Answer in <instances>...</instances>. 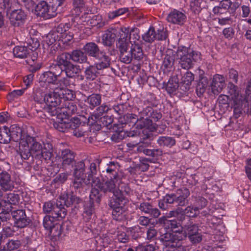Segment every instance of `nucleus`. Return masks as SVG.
I'll return each instance as SVG.
<instances>
[{
	"mask_svg": "<svg viewBox=\"0 0 251 251\" xmlns=\"http://www.w3.org/2000/svg\"><path fill=\"white\" fill-rule=\"evenodd\" d=\"M45 145L37 139L28 134L24 135L19 143V151L21 157L27 159L31 156L39 158Z\"/></svg>",
	"mask_w": 251,
	"mask_h": 251,
	"instance_id": "1",
	"label": "nucleus"
},
{
	"mask_svg": "<svg viewBox=\"0 0 251 251\" xmlns=\"http://www.w3.org/2000/svg\"><path fill=\"white\" fill-rule=\"evenodd\" d=\"M176 59L178 63L184 69L193 67L194 62L201 60V53L195 50H191L185 47H179L176 52Z\"/></svg>",
	"mask_w": 251,
	"mask_h": 251,
	"instance_id": "2",
	"label": "nucleus"
},
{
	"mask_svg": "<svg viewBox=\"0 0 251 251\" xmlns=\"http://www.w3.org/2000/svg\"><path fill=\"white\" fill-rule=\"evenodd\" d=\"M81 201V200L75 196L67 194L62 195L55 204L51 216L57 220H62L67 214V211L64 208L65 205L69 207L74 203L78 204Z\"/></svg>",
	"mask_w": 251,
	"mask_h": 251,
	"instance_id": "3",
	"label": "nucleus"
},
{
	"mask_svg": "<svg viewBox=\"0 0 251 251\" xmlns=\"http://www.w3.org/2000/svg\"><path fill=\"white\" fill-rule=\"evenodd\" d=\"M69 25V24H59L54 33L47 35L46 42L48 44L51 45L57 40H61L64 44L71 41L73 38L74 34L70 30Z\"/></svg>",
	"mask_w": 251,
	"mask_h": 251,
	"instance_id": "4",
	"label": "nucleus"
},
{
	"mask_svg": "<svg viewBox=\"0 0 251 251\" xmlns=\"http://www.w3.org/2000/svg\"><path fill=\"white\" fill-rule=\"evenodd\" d=\"M65 0H52L51 5H48L47 1L39 2L35 6L36 14L45 19H50L56 16L58 8Z\"/></svg>",
	"mask_w": 251,
	"mask_h": 251,
	"instance_id": "5",
	"label": "nucleus"
},
{
	"mask_svg": "<svg viewBox=\"0 0 251 251\" xmlns=\"http://www.w3.org/2000/svg\"><path fill=\"white\" fill-rule=\"evenodd\" d=\"M110 179L100 181L99 177H95L93 184L91 185L92 187H97L103 193L111 192L114 194V192L119 191V190L123 189L125 188V184L121 183V179H114L112 176H109Z\"/></svg>",
	"mask_w": 251,
	"mask_h": 251,
	"instance_id": "6",
	"label": "nucleus"
},
{
	"mask_svg": "<svg viewBox=\"0 0 251 251\" xmlns=\"http://www.w3.org/2000/svg\"><path fill=\"white\" fill-rule=\"evenodd\" d=\"M44 101L46 103L45 111L51 116L57 115L59 106L62 103L60 95L55 92H50L45 95Z\"/></svg>",
	"mask_w": 251,
	"mask_h": 251,
	"instance_id": "7",
	"label": "nucleus"
},
{
	"mask_svg": "<svg viewBox=\"0 0 251 251\" xmlns=\"http://www.w3.org/2000/svg\"><path fill=\"white\" fill-rule=\"evenodd\" d=\"M228 87L229 88L228 92L233 102L234 115L237 118L242 113V107L243 104H245V106L247 101L243 96L240 95L237 91V87L233 83H229Z\"/></svg>",
	"mask_w": 251,
	"mask_h": 251,
	"instance_id": "8",
	"label": "nucleus"
},
{
	"mask_svg": "<svg viewBox=\"0 0 251 251\" xmlns=\"http://www.w3.org/2000/svg\"><path fill=\"white\" fill-rule=\"evenodd\" d=\"M161 240L166 247L174 248L173 251H186V247L181 246L179 243L183 240L180 233L166 232L161 235Z\"/></svg>",
	"mask_w": 251,
	"mask_h": 251,
	"instance_id": "9",
	"label": "nucleus"
},
{
	"mask_svg": "<svg viewBox=\"0 0 251 251\" xmlns=\"http://www.w3.org/2000/svg\"><path fill=\"white\" fill-rule=\"evenodd\" d=\"M26 17V14L21 9L12 10L9 17L10 24L15 27L21 26L25 24Z\"/></svg>",
	"mask_w": 251,
	"mask_h": 251,
	"instance_id": "10",
	"label": "nucleus"
},
{
	"mask_svg": "<svg viewBox=\"0 0 251 251\" xmlns=\"http://www.w3.org/2000/svg\"><path fill=\"white\" fill-rule=\"evenodd\" d=\"M117 38L116 42L117 47L129 46V33L130 32L129 27L122 26L116 27Z\"/></svg>",
	"mask_w": 251,
	"mask_h": 251,
	"instance_id": "11",
	"label": "nucleus"
},
{
	"mask_svg": "<svg viewBox=\"0 0 251 251\" xmlns=\"http://www.w3.org/2000/svg\"><path fill=\"white\" fill-rule=\"evenodd\" d=\"M12 217L15 220V225L19 228H24L30 223V220L25 214V210L18 209L11 212Z\"/></svg>",
	"mask_w": 251,
	"mask_h": 251,
	"instance_id": "12",
	"label": "nucleus"
},
{
	"mask_svg": "<svg viewBox=\"0 0 251 251\" xmlns=\"http://www.w3.org/2000/svg\"><path fill=\"white\" fill-rule=\"evenodd\" d=\"M184 223H182V226L180 227L181 235L183 236V239L187 236L197 233L199 228L197 224H194L189 218H184Z\"/></svg>",
	"mask_w": 251,
	"mask_h": 251,
	"instance_id": "13",
	"label": "nucleus"
},
{
	"mask_svg": "<svg viewBox=\"0 0 251 251\" xmlns=\"http://www.w3.org/2000/svg\"><path fill=\"white\" fill-rule=\"evenodd\" d=\"M15 186V182L11 175L6 171L0 173V187L4 192L12 191Z\"/></svg>",
	"mask_w": 251,
	"mask_h": 251,
	"instance_id": "14",
	"label": "nucleus"
},
{
	"mask_svg": "<svg viewBox=\"0 0 251 251\" xmlns=\"http://www.w3.org/2000/svg\"><path fill=\"white\" fill-rule=\"evenodd\" d=\"M136 209H139L142 214H148L155 218H158L160 215L158 209L154 207L148 202H143L137 204Z\"/></svg>",
	"mask_w": 251,
	"mask_h": 251,
	"instance_id": "15",
	"label": "nucleus"
},
{
	"mask_svg": "<svg viewBox=\"0 0 251 251\" xmlns=\"http://www.w3.org/2000/svg\"><path fill=\"white\" fill-rule=\"evenodd\" d=\"M129 190L128 187H125L124 190H119V191L114 192L113 197L109 201V205L111 208L121 207L122 203L125 199V194Z\"/></svg>",
	"mask_w": 251,
	"mask_h": 251,
	"instance_id": "16",
	"label": "nucleus"
},
{
	"mask_svg": "<svg viewBox=\"0 0 251 251\" xmlns=\"http://www.w3.org/2000/svg\"><path fill=\"white\" fill-rule=\"evenodd\" d=\"M225 84V79L223 75H215L210 84L212 92L214 95H218L222 91Z\"/></svg>",
	"mask_w": 251,
	"mask_h": 251,
	"instance_id": "17",
	"label": "nucleus"
},
{
	"mask_svg": "<svg viewBox=\"0 0 251 251\" xmlns=\"http://www.w3.org/2000/svg\"><path fill=\"white\" fill-rule=\"evenodd\" d=\"M77 111L76 104L71 101H64L59 106L58 114H63L69 117L75 114Z\"/></svg>",
	"mask_w": 251,
	"mask_h": 251,
	"instance_id": "18",
	"label": "nucleus"
},
{
	"mask_svg": "<svg viewBox=\"0 0 251 251\" xmlns=\"http://www.w3.org/2000/svg\"><path fill=\"white\" fill-rule=\"evenodd\" d=\"M167 20L170 23L182 25L186 20V16L183 12L174 9L168 14Z\"/></svg>",
	"mask_w": 251,
	"mask_h": 251,
	"instance_id": "19",
	"label": "nucleus"
},
{
	"mask_svg": "<svg viewBox=\"0 0 251 251\" xmlns=\"http://www.w3.org/2000/svg\"><path fill=\"white\" fill-rule=\"evenodd\" d=\"M175 195L176 204L182 206L187 203V198L190 195V192L188 189L182 188L177 190Z\"/></svg>",
	"mask_w": 251,
	"mask_h": 251,
	"instance_id": "20",
	"label": "nucleus"
},
{
	"mask_svg": "<svg viewBox=\"0 0 251 251\" xmlns=\"http://www.w3.org/2000/svg\"><path fill=\"white\" fill-rule=\"evenodd\" d=\"M60 157L62 159V165L64 168H66L75 162V154L69 149L62 150Z\"/></svg>",
	"mask_w": 251,
	"mask_h": 251,
	"instance_id": "21",
	"label": "nucleus"
},
{
	"mask_svg": "<svg viewBox=\"0 0 251 251\" xmlns=\"http://www.w3.org/2000/svg\"><path fill=\"white\" fill-rule=\"evenodd\" d=\"M117 38V29L116 27H110L105 31L102 36V44L105 46H110Z\"/></svg>",
	"mask_w": 251,
	"mask_h": 251,
	"instance_id": "22",
	"label": "nucleus"
},
{
	"mask_svg": "<svg viewBox=\"0 0 251 251\" xmlns=\"http://www.w3.org/2000/svg\"><path fill=\"white\" fill-rule=\"evenodd\" d=\"M120 52V59L122 62L125 64L130 63L132 59V55L129 49V46L117 48Z\"/></svg>",
	"mask_w": 251,
	"mask_h": 251,
	"instance_id": "23",
	"label": "nucleus"
},
{
	"mask_svg": "<svg viewBox=\"0 0 251 251\" xmlns=\"http://www.w3.org/2000/svg\"><path fill=\"white\" fill-rule=\"evenodd\" d=\"M83 50L87 54L95 58L99 57V54L102 51L100 50L98 46L94 42L87 43L83 46Z\"/></svg>",
	"mask_w": 251,
	"mask_h": 251,
	"instance_id": "24",
	"label": "nucleus"
},
{
	"mask_svg": "<svg viewBox=\"0 0 251 251\" xmlns=\"http://www.w3.org/2000/svg\"><path fill=\"white\" fill-rule=\"evenodd\" d=\"M135 127L138 129L146 128L150 131L155 130V126L152 124V120L146 117L138 116Z\"/></svg>",
	"mask_w": 251,
	"mask_h": 251,
	"instance_id": "25",
	"label": "nucleus"
},
{
	"mask_svg": "<svg viewBox=\"0 0 251 251\" xmlns=\"http://www.w3.org/2000/svg\"><path fill=\"white\" fill-rule=\"evenodd\" d=\"M95 59L98 60L95 65L100 70L107 68L110 66V58L104 51L100 53L99 57H96Z\"/></svg>",
	"mask_w": 251,
	"mask_h": 251,
	"instance_id": "26",
	"label": "nucleus"
},
{
	"mask_svg": "<svg viewBox=\"0 0 251 251\" xmlns=\"http://www.w3.org/2000/svg\"><path fill=\"white\" fill-rule=\"evenodd\" d=\"M59 78L58 72H52L50 71L43 73L40 77L41 81L49 84H55Z\"/></svg>",
	"mask_w": 251,
	"mask_h": 251,
	"instance_id": "27",
	"label": "nucleus"
},
{
	"mask_svg": "<svg viewBox=\"0 0 251 251\" xmlns=\"http://www.w3.org/2000/svg\"><path fill=\"white\" fill-rule=\"evenodd\" d=\"M100 162L99 159H96L94 162L90 163L89 167V172L87 173V176H86V183H91V185L93 184L95 180V176L94 175H96L97 170V165H99Z\"/></svg>",
	"mask_w": 251,
	"mask_h": 251,
	"instance_id": "28",
	"label": "nucleus"
},
{
	"mask_svg": "<svg viewBox=\"0 0 251 251\" xmlns=\"http://www.w3.org/2000/svg\"><path fill=\"white\" fill-rule=\"evenodd\" d=\"M232 2L231 0H222L220 1L219 5L214 7L213 12L215 15L222 14L229 9L232 5Z\"/></svg>",
	"mask_w": 251,
	"mask_h": 251,
	"instance_id": "29",
	"label": "nucleus"
},
{
	"mask_svg": "<svg viewBox=\"0 0 251 251\" xmlns=\"http://www.w3.org/2000/svg\"><path fill=\"white\" fill-rule=\"evenodd\" d=\"M71 60L75 62L84 63L87 62L86 54L80 50H75L70 53Z\"/></svg>",
	"mask_w": 251,
	"mask_h": 251,
	"instance_id": "30",
	"label": "nucleus"
},
{
	"mask_svg": "<svg viewBox=\"0 0 251 251\" xmlns=\"http://www.w3.org/2000/svg\"><path fill=\"white\" fill-rule=\"evenodd\" d=\"M175 61V52L171 49L166 51L165 56L163 62V66L165 69H170L174 65Z\"/></svg>",
	"mask_w": 251,
	"mask_h": 251,
	"instance_id": "31",
	"label": "nucleus"
},
{
	"mask_svg": "<svg viewBox=\"0 0 251 251\" xmlns=\"http://www.w3.org/2000/svg\"><path fill=\"white\" fill-rule=\"evenodd\" d=\"M32 52V51L25 46H16L13 50V53L15 57L19 58H25Z\"/></svg>",
	"mask_w": 251,
	"mask_h": 251,
	"instance_id": "32",
	"label": "nucleus"
},
{
	"mask_svg": "<svg viewBox=\"0 0 251 251\" xmlns=\"http://www.w3.org/2000/svg\"><path fill=\"white\" fill-rule=\"evenodd\" d=\"M20 197L19 195L10 193L6 194V196L4 197L2 200V202L4 203L3 205L6 206H12V205H16L19 203Z\"/></svg>",
	"mask_w": 251,
	"mask_h": 251,
	"instance_id": "33",
	"label": "nucleus"
},
{
	"mask_svg": "<svg viewBox=\"0 0 251 251\" xmlns=\"http://www.w3.org/2000/svg\"><path fill=\"white\" fill-rule=\"evenodd\" d=\"M100 70L96 65H90L87 67L84 73L86 78L89 80H94L99 75V71Z\"/></svg>",
	"mask_w": 251,
	"mask_h": 251,
	"instance_id": "34",
	"label": "nucleus"
},
{
	"mask_svg": "<svg viewBox=\"0 0 251 251\" xmlns=\"http://www.w3.org/2000/svg\"><path fill=\"white\" fill-rule=\"evenodd\" d=\"M71 57L69 52H63L58 55L56 59V63L63 69L71 62Z\"/></svg>",
	"mask_w": 251,
	"mask_h": 251,
	"instance_id": "35",
	"label": "nucleus"
},
{
	"mask_svg": "<svg viewBox=\"0 0 251 251\" xmlns=\"http://www.w3.org/2000/svg\"><path fill=\"white\" fill-rule=\"evenodd\" d=\"M91 109L99 105L101 101V95L99 94H92L87 97L85 101Z\"/></svg>",
	"mask_w": 251,
	"mask_h": 251,
	"instance_id": "36",
	"label": "nucleus"
},
{
	"mask_svg": "<svg viewBox=\"0 0 251 251\" xmlns=\"http://www.w3.org/2000/svg\"><path fill=\"white\" fill-rule=\"evenodd\" d=\"M85 172V165L84 161L75 162L74 166L73 176L84 177Z\"/></svg>",
	"mask_w": 251,
	"mask_h": 251,
	"instance_id": "37",
	"label": "nucleus"
},
{
	"mask_svg": "<svg viewBox=\"0 0 251 251\" xmlns=\"http://www.w3.org/2000/svg\"><path fill=\"white\" fill-rule=\"evenodd\" d=\"M11 140V131L6 126L0 128V143L8 144Z\"/></svg>",
	"mask_w": 251,
	"mask_h": 251,
	"instance_id": "38",
	"label": "nucleus"
},
{
	"mask_svg": "<svg viewBox=\"0 0 251 251\" xmlns=\"http://www.w3.org/2000/svg\"><path fill=\"white\" fill-rule=\"evenodd\" d=\"M84 184L91 186V183H86V178L81 176H73L72 187L75 189L80 190L83 188Z\"/></svg>",
	"mask_w": 251,
	"mask_h": 251,
	"instance_id": "39",
	"label": "nucleus"
},
{
	"mask_svg": "<svg viewBox=\"0 0 251 251\" xmlns=\"http://www.w3.org/2000/svg\"><path fill=\"white\" fill-rule=\"evenodd\" d=\"M157 143L161 147L171 148L175 145L176 141L171 137L161 136L158 138Z\"/></svg>",
	"mask_w": 251,
	"mask_h": 251,
	"instance_id": "40",
	"label": "nucleus"
},
{
	"mask_svg": "<svg viewBox=\"0 0 251 251\" xmlns=\"http://www.w3.org/2000/svg\"><path fill=\"white\" fill-rule=\"evenodd\" d=\"M63 72L67 77L73 78L79 72L78 66L71 63L63 69Z\"/></svg>",
	"mask_w": 251,
	"mask_h": 251,
	"instance_id": "41",
	"label": "nucleus"
},
{
	"mask_svg": "<svg viewBox=\"0 0 251 251\" xmlns=\"http://www.w3.org/2000/svg\"><path fill=\"white\" fill-rule=\"evenodd\" d=\"M164 226L165 228L170 229L174 233H181V226L176 220H166L164 221Z\"/></svg>",
	"mask_w": 251,
	"mask_h": 251,
	"instance_id": "42",
	"label": "nucleus"
},
{
	"mask_svg": "<svg viewBox=\"0 0 251 251\" xmlns=\"http://www.w3.org/2000/svg\"><path fill=\"white\" fill-rule=\"evenodd\" d=\"M130 50L134 59L139 61L143 58L142 49L138 44L132 45Z\"/></svg>",
	"mask_w": 251,
	"mask_h": 251,
	"instance_id": "43",
	"label": "nucleus"
},
{
	"mask_svg": "<svg viewBox=\"0 0 251 251\" xmlns=\"http://www.w3.org/2000/svg\"><path fill=\"white\" fill-rule=\"evenodd\" d=\"M208 81L206 77H201L196 88V92L199 96H201L205 91L208 86Z\"/></svg>",
	"mask_w": 251,
	"mask_h": 251,
	"instance_id": "44",
	"label": "nucleus"
},
{
	"mask_svg": "<svg viewBox=\"0 0 251 251\" xmlns=\"http://www.w3.org/2000/svg\"><path fill=\"white\" fill-rule=\"evenodd\" d=\"M84 2L83 0H74L73 9L72 11V14L78 16L84 8Z\"/></svg>",
	"mask_w": 251,
	"mask_h": 251,
	"instance_id": "45",
	"label": "nucleus"
},
{
	"mask_svg": "<svg viewBox=\"0 0 251 251\" xmlns=\"http://www.w3.org/2000/svg\"><path fill=\"white\" fill-rule=\"evenodd\" d=\"M105 171L109 174V176H111L114 179H121L118 175L117 166L113 162H110L109 164H107Z\"/></svg>",
	"mask_w": 251,
	"mask_h": 251,
	"instance_id": "46",
	"label": "nucleus"
},
{
	"mask_svg": "<svg viewBox=\"0 0 251 251\" xmlns=\"http://www.w3.org/2000/svg\"><path fill=\"white\" fill-rule=\"evenodd\" d=\"M49 236L52 240H57L61 234V226L56 224L48 230Z\"/></svg>",
	"mask_w": 251,
	"mask_h": 251,
	"instance_id": "47",
	"label": "nucleus"
},
{
	"mask_svg": "<svg viewBox=\"0 0 251 251\" xmlns=\"http://www.w3.org/2000/svg\"><path fill=\"white\" fill-rule=\"evenodd\" d=\"M12 209V206L8 205V206H6L3 205L2 206V210L0 213V219L2 222L7 221L10 219L11 215L10 212H11Z\"/></svg>",
	"mask_w": 251,
	"mask_h": 251,
	"instance_id": "48",
	"label": "nucleus"
},
{
	"mask_svg": "<svg viewBox=\"0 0 251 251\" xmlns=\"http://www.w3.org/2000/svg\"><path fill=\"white\" fill-rule=\"evenodd\" d=\"M140 38L139 29L136 27L130 28L129 43L133 42L134 44H137L136 43L139 40Z\"/></svg>",
	"mask_w": 251,
	"mask_h": 251,
	"instance_id": "49",
	"label": "nucleus"
},
{
	"mask_svg": "<svg viewBox=\"0 0 251 251\" xmlns=\"http://www.w3.org/2000/svg\"><path fill=\"white\" fill-rule=\"evenodd\" d=\"M155 31L153 27H151L149 30L142 35L143 39L146 42L151 43L155 40Z\"/></svg>",
	"mask_w": 251,
	"mask_h": 251,
	"instance_id": "50",
	"label": "nucleus"
},
{
	"mask_svg": "<svg viewBox=\"0 0 251 251\" xmlns=\"http://www.w3.org/2000/svg\"><path fill=\"white\" fill-rule=\"evenodd\" d=\"M152 107L148 105H146L142 109L138 108V116H141L142 118L146 117L148 119H150L151 115L152 113Z\"/></svg>",
	"mask_w": 251,
	"mask_h": 251,
	"instance_id": "51",
	"label": "nucleus"
},
{
	"mask_svg": "<svg viewBox=\"0 0 251 251\" xmlns=\"http://www.w3.org/2000/svg\"><path fill=\"white\" fill-rule=\"evenodd\" d=\"M12 129H14V127H12ZM27 134H22V129L20 127L18 126H15V130H12L11 131V140H13L14 141L17 142L20 139V141L21 140L23 136L24 135H26Z\"/></svg>",
	"mask_w": 251,
	"mask_h": 251,
	"instance_id": "52",
	"label": "nucleus"
},
{
	"mask_svg": "<svg viewBox=\"0 0 251 251\" xmlns=\"http://www.w3.org/2000/svg\"><path fill=\"white\" fill-rule=\"evenodd\" d=\"M55 219L51 216H46L43 219V226L48 231L56 225L54 220Z\"/></svg>",
	"mask_w": 251,
	"mask_h": 251,
	"instance_id": "53",
	"label": "nucleus"
},
{
	"mask_svg": "<svg viewBox=\"0 0 251 251\" xmlns=\"http://www.w3.org/2000/svg\"><path fill=\"white\" fill-rule=\"evenodd\" d=\"M62 97H61V100H62V102L64 101L72 100L75 97V95L72 90L70 89H65L62 93Z\"/></svg>",
	"mask_w": 251,
	"mask_h": 251,
	"instance_id": "54",
	"label": "nucleus"
},
{
	"mask_svg": "<svg viewBox=\"0 0 251 251\" xmlns=\"http://www.w3.org/2000/svg\"><path fill=\"white\" fill-rule=\"evenodd\" d=\"M199 210L198 206H189L185 208L184 213L189 217H194L198 214Z\"/></svg>",
	"mask_w": 251,
	"mask_h": 251,
	"instance_id": "55",
	"label": "nucleus"
},
{
	"mask_svg": "<svg viewBox=\"0 0 251 251\" xmlns=\"http://www.w3.org/2000/svg\"><path fill=\"white\" fill-rule=\"evenodd\" d=\"M93 187L89 196V201H92L94 203L95 202L99 203L100 201L99 191L98 189L96 188V187Z\"/></svg>",
	"mask_w": 251,
	"mask_h": 251,
	"instance_id": "56",
	"label": "nucleus"
},
{
	"mask_svg": "<svg viewBox=\"0 0 251 251\" xmlns=\"http://www.w3.org/2000/svg\"><path fill=\"white\" fill-rule=\"evenodd\" d=\"M25 89H22L20 90H15L9 93L7 96V99L9 101L14 100L15 99L18 98L19 96H22Z\"/></svg>",
	"mask_w": 251,
	"mask_h": 251,
	"instance_id": "57",
	"label": "nucleus"
},
{
	"mask_svg": "<svg viewBox=\"0 0 251 251\" xmlns=\"http://www.w3.org/2000/svg\"><path fill=\"white\" fill-rule=\"evenodd\" d=\"M50 145H48L49 149L48 150L45 146L42 150V152L39 156L38 158H43L45 161L50 160L52 156V153L51 151V149H50Z\"/></svg>",
	"mask_w": 251,
	"mask_h": 251,
	"instance_id": "58",
	"label": "nucleus"
},
{
	"mask_svg": "<svg viewBox=\"0 0 251 251\" xmlns=\"http://www.w3.org/2000/svg\"><path fill=\"white\" fill-rule=\"evenodd\" d=\"M127 11V9L126 8H121L118 10L111 11L108 13V18L110 19H113L120 16Z\"/></svg>",
	"mask_w": 251,
	"mask_h": 251,
	"instance_id": "59",
	"label": "nucleus"
},
{
	"mask_svg": "<svg viewBox=\"0 0 251 251\" xmlns=\"http://www.w3.org/2000/svg\"><path fill=\"white\" fill-rule=\"evenodd\" d=\"M188 237L190 241L193 244H198L202 240V235L201 233L199 232V231L197 233L189 235Z\"/></svg>",
	"mask_w": 251,
	"mask_h": 251,
	"instance_id": "60",
	"label": "nucleus"
},
{
	"mask_svg": "<svg viewBox=\"0 0 251 251\" xmlns=\"http://www.w3.org/2000/svg\"><path fill=\"white\" fill-rule=\"evenodd\" d=\"M124 118L126 119L127 124H132L135 126L138 118H137V116L135 114L127 113L124 115Z\"/></svg>",
	"mask_w": 251,
	"mask_h": 251,
	"instance_id": "61",
	"label": "nucleus"
},
{
	"mask_svg": "<svg viewBox=\"0 0 251 251\" xmlns=\"http://www.w3.org/2000/svg\"><path fill=\"white\" fill-rule=\"evenodd\" d=\"M7 250L13 251L18 249L21 246V242L18 240H9L6 244Z\"/></svg>",
	"mask_w": 251,
	"mask_h": 251,
	"instance_id": "62",
	"label": "nucleus"
},
{
	"mask_svg": "<svg viewBox=\"0 0 251 251\" xmlns=\"http://www.w3.org/2000/svg\"><path fill=\"white\" fill-rule=\"evenodd\" d=\"M194 79V75L191 72H187L182 78V82L187 85L191 84Z\"/></svg>",
	"mask_w": 251,
	"mask_h": 251,
	"instance_id": "63",
	"label": "nucleus"
},
{
	"mask_svg": "<svg viewBox=\"0 0 251 251\" xmlns=\"http://www.w3.org/2000/svg\"><path fill=\"white\" fill-rule=\"evenodd\" d=\"M222 33L225 38L230 40L233 38L235 31L233 27L230 26L224 28Z\"/></svg>",
	"mask_w": 251,
	"mask_h": 251,
	"instance_id": "64",
	"label": "nucleus"
}]
</instances>
